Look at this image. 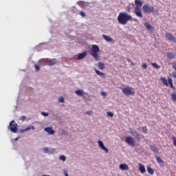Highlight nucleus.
<instances>
[{
  "mask_svg": "<svg viewBox=\"0 0 176 176\" xmlns=\"http://www.w3.org/2000/svg\"><path fill=\"white\" fill-rule=\"evenodd\" d=\"M131 15L126 13V12H120L118 16V21L122 25H126L128 21L131 20Z\"/></svg>",
  "mask_w": 176,
  "mask_h": 176,
  "instance_id": "1",
  "label": "nucleus"
},
{
  "mask_svg": "<svg viewBox=\"0 0 176 176\" xmlns=\"http://www.w3.org/2000/svg\"><path fill=\"white\" fill-rule=\"evenodd\" d=\"M98 52H100V47L97 45H93L91 49L90 54L94 56L95 60H98Z\"/></svg>",
  "mask_w": 176,
  "mask_h": 176,
  "instance_id": "2",
  "label": "nucleus"
},
{
  "mask_svg": "<svg viewBox=\"0 0 176 176\" xmlns=\"http://www.w3.org/2000/svg\"><path fill=\"white\" fill-rule=\"evenodd\" d=\"M129 133L133 138L137 140V141H140V140H141V135L135 129L129 128Z\"/></svg>",
  "mask_w": 176,
  "mask_h": 176,
  "instance_id": "3",
  "label": "nucleus"
},
{
  "mask_svg": "<svg viewBox=\"0 0 176 176\" xmlns=\"http://www.w3.org/2000/svg\"><path fill=\"white\" fill-rule=\"evenodd\" d=\"M142 10L144 13H155V7L146 4L143 6Z\"/></svg>",
  "mask_w": 176,
  "mask_h": 176,
  "instance_id": "4",
  "label": "nucleus"
},
{
  "mask_svg": "<svg viewBox=\"0 0 176 176\" xmlns=\"http://www.w3.org/2000/svg\"><path fill=\"white\" fill-rule=\"evenodd\" d=\"M8 129L12 131V133H17V123L14 120L10 122L8 126Z\"/></svg>",
  "mask_w": 176,
  "mask_h": 176,
  "instance_id": "5",
  "label": "nucleus"
},
{
  "mask_svg": "<svg viewBox=\"0 0 176 176\" xmlns=\"http://www.w3.org/2000/svg\"><path fill=\"white\" fill-rule=\"evenodd\" d=\"M126 144H128L129 146H135V140L133 137L127 136L125 138Z\"/></svg>",
  "mask_w": 176,
  "mask_h": 176,
  "instance_id": "6",
  "label": "nucleus"
},
{
  "mask_svg": "<svg viewBox=\"0 0 176 176\" xmlns=\"http://www.w3.org/2000/svg\"><path fill=\"white\" fill-rule=\"evenodd\" d=\"M122 93L125 96H131V95L134 94L133 91H131V88H130L129 87H126V88H123Z\"/></svg>",
  "mask_w": 176,
  "mask_h": 176,
  "instance_id": "7",
  "label": "nucleus"
},
{
  "mask_svg": "<svg viewBox=\"0 0 176 176\" xmlns=\"http://www.w3.org/2000/svg\"><path fill=\"white\" fill-rule=\"evenodd\" d=\"M98 144L99 145V148H100V149H102V151H104V153H108L109 150H108V148H107V147H105L102 141L98 140Z\"/></svg>",
  "mask_w": 176,
  "mask_h": 176,
  "instance_id": "8",
  "label": "nucleus"
},
{
  "mask_svg": "<svg viewBox=\"0 0 176 176\" xmlns=\"http://www.w3.org/2000/svg\"><path fill=\"white\" fill-rule=\"evenodd\" d=\"M134 13H135V14H136V16H138V17L142 19L143 16H142V12H141V8H140L138 7H135Z\"/></svg>",
  "mask_w": 176,
  "mask_h": 176,
  "instance_id": "9",
  "label": "nucleus"
},
{
  "mask_svg": "<svg viewBox=\"0 0 176 176\" xmlns=\"http://www.w3.org/2000/svg\"><path fill=\"white\" fill-rule=\"evenodd\" d=\"M165 36L168 38V41H173V42H175V43H176V38L174 37L171 33L166 32Z\"/></svg>",
  "mask_w": 176,
  "mask_h": 176,
  "instance_id": "10",
  "label": "nucleus"
},
{
  "mask_svg": "<svg viewBox=\"0 0 176 176\" xmlns=\"http://www.w3.org/2000/svg\"><path fill=\"white\" fill-rule=\"evenodd\" d=\"M120 169L122 170L123 171H129V165L126 164H121L120 165Z\"/></svg>",
  "mask_w": 176,
  "mask_h": 176,
  "instance_id": "11",
  "label": "nucleus"
},
{
  "mask_svg": "<svg viewBox=\"0 0 176 176\" xmlns=\"http://www.w3.org/2000/svg\"><path fill=\"white\" fill-rule=\"evenodd\" d=\"M44 131H46L47 133H48V134H50V135H52V134H54V130H53V128L52 127L45 128Z\"/></svg>",
  "mask_w": 176,
  "mask_h": 176,
  "instance_id": "12",
  "label": "nucleus"
},
{
  "mask_svg": "<svg viewBox=\"0 0 176 176\" xmlns=\"http://www.w3.org/2000/svg\"><path fill=\"white\" fill-rule=\"evenodd\" d=\"M96 75H98V76H100V78H103V79H105V74L100 72V70H98L97 69H94Z\"/></svg>",
  "mask_w": 176,
  "mask_h": 176,
  "instance_id": "13",
  "label": "nucleus"
},
{
  "mask_svg": "<svg viewBox=\"0 0 176 176\" xmlns=\"http://www.w3.org/2000/svg\"><path fill=\"white\" fill-rule=\"evenodd\" d=\"M75 93L76 96H78L80 97H81L82 96H85V94H86V93H85V91L82 89H77L75 91Z\"/></svg>",
  "mask_w": 176,
  "mask_h": 176,
  "instance_id": "14",
  "label": "nucleus"
},
{
  "mask_svg": "<svg viewBox=\"0 0 176 176\" xmlns=\"http://www.w3.org/2000/svg\"><path fill=\"white\" fill-rule=\"evenodd\" d=\"M30 130H35V126H29L24 129H21V133H25V131H30Z\"/></svg>",
  "mask_w": 176,
  "mask_h": 176,
  "instance_id": "15",
  "label": "nucleus"
},
{
  "mask_svg": "<svg viewBox=\"0 0 176 176\" xmlns=\"http://www.w3.org/2000/svg\"><path fill=\"white\" fill-rule=\"evenodd\" d=\"M87 56V52H83L82 53L78 54V60H82V58H85Z\"/></svg>",
  "mask_w": 176,
  "mask_h": 176,
  "instance_id": "16",
  "label": "nucleus"
},
{
  "mask_svg": "<svg viewBox=\"0 0 176 176\" xmlns=\"http://www.w3.org/2000/svg\"><path fill=\"white\" fill-rule=\"evenodd\" d=\"M97 67H98V69L104 70L105 69V64L102 62H98Z\"/></svg>",
  "mask_w": 176,
  "mask_h": 176,
  "instance_id": "17",
  "label": "nucleus"
},
{
  "mask_svg": "<svg viewBox=\"0 0 176 176\" xmlns=\"http://www.w3.org/2000/svg\"><path fill=\"white\" fill-rule=\"evenodd\" d=\"M139 170L140 171V173H142V174H144V173L146 172L145 166L142 164H139Z\"/></svg>",
  "mask_w": 176,
  "mask_h": 176,
  "instance_id": "18",
  "label": "nucleus"
},
{
  "mask_svg": "<svg viewBox=\"0 0 176 176\" xmlns=\"http://www.w3.org/2000/svg\"><path fill=\"white\" fill-rule=\"evenodd\" d=\"M150 149L154 153H159V149H157V147H156L155 145H151Z\"/></svg>",
  "mask_w": 176,
  "mask_h": 176,
  "instance_id": "19",
  "label": "nucleus"
},
{
  "mask_svg": "<svg viewBox=\"0 0 176 176\" xmlns=\"http://www.w3.org/2000/svg\"><path fill=\"white\" fill-rule=\"evenodd\" d=\"M135 8H141L142 7V2L140 0H135Z\"/></svg>",
  "mask_w": 176,
  "mask_h": 176,
  "instance_id": "20",
  "label": "nucleus"
},
{
  "mask_svg": "<svg viewBox=\"0 0 176 176\" xmlns=\"http://www.w3.org/2000/svg\"><path fill=\"white\" fill-rule=\"evenodd\" d=\"M147 172L148 174H151V175H153V174H155V170L151 166L147 167Z\"/></svg>",
  "mask_w": 176,
  "mask_h": 176,
  "instance_id": "21",
  "label": "nucleus"
},
{
  "mask_svg": "<svg viewBox=\"0 0 176 176\" xmlns=\"http://www.w3.org/2000/svg\"><path fill=\"white\" fill-rule=\"evenodd\" d=\"M144 25L148 31H153V28L149 24V23H146Z\"/></svg>",
  "mask_w": 176,
  "mask_h": 176,
  "instance_id": "22",
  "label": "nucleus"
},
{
  "mask_svg": "<svg viewBox=\"0 0 176 176\" xmlns=\"http://www.w3.org/2000/svg\"><path fill=\"white\" fill-rule=\"evenodd\" d=\"M167 57L170 60H173V58H175V54L169 52L167 54Z\"/></svg>",
  "mask_w": 176,
  "mask_h": 176,
  "instance_id": "23",
  "label": "nucleus"
},
{
  "mask_svg": "<svg viewBox=\"0 0 176 176\" xmlns=\"http://www.w3.org/2000/svg\"><path fill=\"white\" fill-rule=\"evenodd\" d=\"M161 80H162L163 85H165V86H168V82L167 81L166 78H161Z\"/></svg>",
  "mask_w": 176,
  "mask_h": 176,
  "instance_id": "24",
  "label": "nucleus"
},
{
  "mask_svg": "<svg viewBox=\"0 0 176 176\" xmlns=\"http://www.w3.org/2000/svg\"><path fill=\"white\" fill-rule=\"evenodd\" d=\"M56 59H52L50 61H48L47 64L48 65H54L56 64Z\"/></svg>",
  "mask_w": 176,
  "mask_h": 176,
  "instance_id": "25",
  "label": "nucleus"
},
{
  "mask_svg": "<svg viewBox=\"0 0 176 176\" xmlns=\"http://www.w3.org/2000/svg\"><path fill=\"white\" fill-rule=\"evenodd\" d=\"M104 39H105V41H107V42H111V37L105 35V34H103L102 35Z\"/></svg>",
  "mask_w": 176,
  "mask_h": 176,
  "instance_id": "26",
  "label": "nucleus"
},
{
  "mask_svg": "<svg viewBox=\"0 0 176 176\" xmlns=\"http://www.w3.org/2000/svg\"><path fill=\"white\" fill-rule=\"evenodd\" d=\"M152 67H153V68H155L156 69H160V66H159V65H157V63H152Z\"/></svg>",
  "mask_w": 176,
  "mask_h": 176,
  "instance_id": "27",
  "label": "nucleus"
},
{
  "mask_svg": "<svg viewBox=\"0 0 176 176\" xmlns=\"http://www.w3.org/2000/svg\"><path fill=\"white\" fill-rule=\"evenodd\" d=\"M168 83L170 85V87H171V89H174V85H173V79L168 78Z\"/></svg>",
  "mask_w": 176,
  "mask_h": 176,
  "instance_id": "28",
  "label": "nucleus"
},
{
  "mask_svg": "<svg viewBox=\"0 0 176 176\" xmlns=\"http://www.w3.org/2000/svg\"><path fill=\"white\" fill-rule=\"evenodd\" d=\"M156 160L157 163H159V164H163V160H162L160 157H157Z\"/></svg>",
  "mask_w": 176,
  "mask_h": 176,
  "instance_id": "29",
  "label": "nucleus"
},
{
  "mask_svg": "<svg viewBox=\"0 0 176 176\" xmlns=\"http://www.w3.org/2000/svg\"><path fill=\"white\" fill-rule=\"evenodd\" d=\"M171 98H172L173 101H175V102H176V94L175 93H173L171 94Z\"/></svg>",
  "mask_w": 176,
  "mask_h": 176,
  "instance_id": "30",
  "label": "nucleus"
},
{
  "mask_svg": "<svg viewBox=\"0 0 176 176\" xmlns=\"http://www.w3.org/2000/svg\"><path fill=\"white\" fill-rule=\"evenodd\" d=\"M142 133H145L148 131V129L146 128V126L142 127Z\"/></svg>",
  "mask_w": 176,
  "mask_h": 176,
  "instance_id": "31",
  "label": "nucleus"
},
{
  "mask_svg": "<svg viewBox=\"0 0 176 176\" xmlns=\"http://www.w3.org/2000/svg\"><path fill=\"white\" fill-rule=\"evenodd\" d=\"M60 160H63V162H65V155H60L59 157Z\"/></svg>",
  "mask_w": 176,
  "mask_h": 176,
  "instance_id": "32",
  "label": "nucleus"
},
{
  "mask_svg": "<svg viewBox=\"0 0 176 176\" xmlns=\"http://www.w3.org/2000/svg\"><path fill=\"white\" fill-rule=\"evenodd\" d=\"M34 67H35V69H36V72H38V71H39V69H41V67L38 65H34Z\"/></svg>",
  "mask_w": 176,
  "mask_h": 176,
  "instance_id": "33",
  "label": "nucleus"
},
{
  "mask_svg": "<svg viewBox=\"0 0 176 176\" xmlns=\"http://www.w3.org/2000/svg\"><path fill=\"white\" fill-rule=\"evenodd\" d=\"M25 119H27V117L25 116H22L20 117V120H22L23 122H24Z\"/></svg>",
  "mask_w": 176,
  "mask_h": 176,
  "instance_id": "34",
  "label": "nucleus"
},
{
  "mask_svg": "<svg viewBox=\"0 0 176 176\" xmlns=\"http://www.w3.org/2000/svg\"><path fill=\"white\" fill-rule=\"evenodd\" d=\"M79 15L82 16V17H85L86 16V14L83 12V11H81L79 12Z\"/></svg>",
  "mask_w": 176,
  "mask_h": 176,
  "instance_id": "35",
  "label": "nucleus"
},
{
  "mask_svg": "<svg viewBox=\"0 0 176 176\" xmlns=\"http://www.w3.org/2000/svg\"><path fill=\"white\" fill-rule=\"evenodd\" d=\"M173 145L176 147V137L173 136Z\"/></svg>",
  "mask_w": 176,
  "mask_h": 176,
  "instance_id": "36",
  "label": "nucleus"
},
{
  "mask_svg": "<svg viewBox=\"0 0 176 176\" xmlns=\"http://www.w3.org/2000/svg\"><path fill=\"white\" fill-rule=\"evenodd\" d=\"M43 116H49V113H46L45 111L41 112Z\"/></svg>",
  "mask_w": 176,
  "mask_h": 176,
  "instance_id": "37",
  "label": "nucleus"
},
{
  "mask_svg": "<svg viewBox=\"0 0 176 176\" xmlns=\"http://www.w3.org/2000/svg\"><path fill=\"white\" fill-rule=\"evenodd\" d=\"M43 151H44L45 153H47L49 152V148L45 147L43 148Z\"/></svg>",
  "mask_w": 176,
  "mask_h": 176,
  "instance_id": "38",
  "label": "nucleus"
},
{
  "mask_svg": "<svg viewBox=\"0 0 176 176\" xmlns=\"http://www.w3.org/2000/svg\"><path fill=\"white\" fill-rule=\"evenodd\" d=\"M58 101H59V102H64V98L60 97V98H58Z\"/></svg>",
  "mask_w": 176,
  "mask_h": 176,
  "instance_id": "39",
  "label": "nucleus"
},
{
  "mask_svg": "<svg viewBox=\"0 0 176 176\" xmlns=\"http://www.w3.org/2000/svg\"><path fill=\"white\" fill-rule=\"evenodd\" d=\"M85 113L87 114V115H91L92 113H93V111H86L85 112Z\"/></svg>",
  "mask_w": 176,
  "mask_h": 176,
  "instance_id": "40",
  "label": "nucleus"
},
{
  "mask_svg": "<svg viewBox=\"0 0 176 176\" xmlns=\"http://www.w3.org/2000/svg\"><path fill=\"white\" fill-rule=\"evenodd\" d=\"M142 67H143V68H144V69H146V68H148V65H146V63H144V64L142 65Z\"/></svg>",
  "mask_w": 176,
  "mask_h": 176,
  "instance_id": "41",
  "label": "nucleus"
},
{
  "mask_svg": "<svg viewBox=\"0 0 176 176\" xmlns=\"http://www.w3.org/2000/svg\"><path fill=\"white\" fill-rule=\"evenodd\" d=\"M101 96H102L103 97H107V93L101 92Z\"/></svg>",
  "mask_w": 176,
  "mask_h": 176,
  "instance_id": "42",
  "label": "nucleus"
},
{
  "mask_svg": "<svg viewBox=\"0 0 176 176\" xmlns=\"http://www.w3.org/2000/svg\"><path fill=\"white\" fill-rule=\"evenodd\" d=\"M172 76H173V78H176V72H173L172 73Z\"/></svg>",
  "mask_w": 176,
  "mask_h": 176,
  "instance_id": "43",
  "label": "nucleus"
},
{
  "mask_svg": "<svg viewBox=\"0 0 176 176\" xmlns=\"http://www.w3.org/2000/svg\"><path fill=\"white\" fill-rule=\"evenodd\" d=\"M126 8L128 12H130L131 10V8H130V6H128Z\"/></svg>",
  "mask_w": 176,
  "mask_h": 176,
  "instance_id": "44",
  "label": "nucleus"
},
{
  "mask_svg": "<svg viewBox=\"0 0 176 176\" xmlns=\"http://www.w3.org/2000/svg\"><path fill=\"white\" fill-rule=\"evenodd\" d=\"M65 176H69L68 173H67V170H64Z\"/></svg>",
  "mask_w": 176,
  "mask_h": 176,
  "instance_id": "45",
  "label": "nucleus"
},
{
  "mask_svg": "<svg viewBox=\"0 0 176 176\" xmlns=\"http://www.w3.org/2000/svg\"><path fill=\"white\" fill-rule=\"evenodd\" d=\"M107 115H108V116H111V111H108Z\"/></svg>",
  "mask_w": 176,
  "mask_h": 176,
  "instance_id": "46",
  "label": "nucleus"
},
{
  "mask_svg": "<svg viewBox=\"0 0 176 176\" xmlns=\"http://www.w3.org/2000/svg\"><path fill=\"white\" fill-rule=\"evenodd\" d=\"M113 113H111V118H113Z\"/></svg>",
  "mask_w": 176,
  "mask_h": 176,
  "instance_id": "47",
  "label": "nucleus"
},
{
  "mask_svg": "<svg viewBox=\"0 0 176 176\" xmlns=\"http://www.w3.org/2000/svg\"><path fill=\"white\" fill-rule=\"evenodd\" d=\"M17 140H19V138H15V141H17Z\"/></svg>",
  "mask_w": 176,
  "mask_h": 176,
  "instance_id": "48",
  "label": "nucleus"
}]
</instances>
